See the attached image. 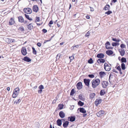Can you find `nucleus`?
<instances>
[{
	"mask_svg": "<svg viewBox=\"0 0 128 128\" xmlns=\"http://www.w3.org/2000/svg\"><path fill=\"white\" fill-rule=\"evenodd\" d=\"M42 45L41 43H40V42H38L37 43V45L39 47H40Z\"/></svg>",
	"mask_w": 128,
	"mask_h": 128,
	"instance_id": "obj_53",
	"label": "nucleus"
},
{
	"mask_svg": "<svg viewBox=\"0 0 128 128\" xmlns=\"http://www.w3.org/2000/svg\"><path fill=\"white\" fill-rule=\"evenodd\" d=\"M96 115L98 116H100V114L99 113V112H98L96 113Z\"/></svg>",
	"mask_w": 128,
	"mask_h": 128,
	"instance_id": "obj_63",
	"label": "nucleus"
},
{
	"mask_svg": "<svg viewBox=\"0 0 128 128\" xmlns=\"http://www.w3.org/2000/svg\"><path fill=\"white\" fill-rule=\"evenodd\" d=\"M53 24V21L52 20H50L49 22V24Z\"/></svg>",
	"mask_w": 128,
	"mask_h": 128,
	"instance_id": "obj_57",
	"label": "nucleus"
},
{
	"mask_svg": "<svg viewBox=\"0 0 128 128\" xmlns=\"http://www.w3.org/2000/svg\"><path fill=\"white\" fill-rule=\"evenodd\" d=\"M76 87L78 90H80L82 88V83L81 82H78L76 84Z\"/></svg>",
	"mask_w": 128,
	"mask_h": 128,
	"instance_id": "obj_9",
	"label": "nucleus"
},
{
	"mask_svg": "<svg viewBox=\"0 0 128 128\" xmlns=\"http://www.w3.org/2000/svg\"><path fill=\"white\" fill-rule=\"evenodd\" d=\"M44 86L42 85H40L39 87V89H44Z\"/></svg>",
	"mask_w": 128,
	"mask_h": 128,
	"instance_id": "obj_50",
	"label": "nucleus"
},
{
	"mask_svg": "<svg viewBox=\"0 0 128 128\" xmlns=\"http://www.w3.org/2000/svg\"><path fill=\"white\" fill-rule=\"evenodd\" d=\"M97 62L98 64V65H100V64L101 63H104L106 62V60L102 58H99L97 60Z\"/></svg>",
	"mask_w": 128,
	"mask_h": 128,
	"instance_id": "obj_10",
	"label": "nucleus"
},
{
	"mask_svg": "<svg viewBox=\"0 0 128 128\" xmlns=\"http://www.w3.org/2000/svg\"><path fill=\"white\" fill-rule=\"evenodd\" d=\"M6 42L8 44H10L15 42V40L14 39L7 38L6 39Z\"/></svg>",
	"mask_w": 128,
	"mask_h": 128,
	"instance_id": "obj_11",
	"label": "nucleus"
},
{
	"mask_svg": "<svg viewBox=\"0 0 128 128\" xmlns=\"http://www.w3.org/2000/svg\"><path fill=\"white\" fill-rule=\"evenodd\" d=\"M90 31H88L87 33H86L85 36L86 37L89 36L90 35Z\"/></svg>",
	"mask_w": 128,
	"mask_h": 128,
	"instance_id": "obj_45",
	"label": "nucleus"
},
{
	"mask_svg": "<svg viewBox=\"0 0 128 128\" xmlns=\"http://www.w3.org/2000/svg\"><path fill=\"white\" fill-rule=\"evenodd\" d=\"M20 88H17L14 89L12 95L13 98H15L18 95L20 92Z\"/></svg>",
	"mask_w": 128,
	"mask_h": 128,
	"instance_id": "obj_2",
	"label": "nucleus"
},
{
	"mask_svg": "<svg viewBox=\"0 0 128 128\" xmlns=\"http://www.w3.org/2000/svg\"><path fill=\"white\" fill-rule=\"evenodd\" d=\"M113 72H114L116 73H118V72L117 71H116V70L115 69H114L113 70Z\"/></svg>",
	"mask_w": 128,
	"mask_h": 128,
	"instance_id": "obj_59",
	"label": "nucleus"
},
{
	"mask_svg": "<svg viewBox=\"0 0 128 128\" xmlns=\"http://www.w3.org/2000/svg\"><path fill=\"white\" fill-rule=\"evenodd\" d=\"M50 40H45L44 41V44L46 42H48V41H50Z\"/></svg>",
	"mask_w": 128,
	"mask_h": 128,
	"instance_id": "obj_61",
	"label": "nucleus"
},
{
	"mask_svg": "<svg viewBox=\"0 0 128 128\" xmlns=\"http://www.w3.org/2000/svg\"><path fill=\"white\" fill-rule=\"evenodd\" d=\"M106 93L105 90H100V94L101 96L104 95Z\"/></svg>",
	"mask_w": 128,
	"mask_h": 128,
	"instance_id": "obj_28",
	"label": "nucleus"
},
{
	"mask_svg": "<svg viewBox=\"0 0 128 128\" xmlns=\"http://www.w3.org/2000/svg\"><path fill=\"white\" fill-rule=\"evenodd\" d=\"M115 68L119 71H121V69L120 66H118L117 67L116 66Z\"/></svg>",
	"mask_w": 128,
	"mask_h": 128,
	"instance_id": "obj_47",
	"label": "nucleus"
},
{
	"mask_svg": "<svg viewBox=\"0 0 128 128\" xmlns=\"http://www.w3.org/2000/svg\"><path fill=\"white\" fill-rule=\"evenodd\" d=\"M102 101V100L100 99H96V101L95 102V104L96 105V106H98V105L100 104Z\"/></svg>",
	"mask_w": 128,
	"mask_h": 128,
	"instance_id": "obj_12",
	"label": "nucleus"
},
{
	"mask_svg": "<svg viewBox=\"0 0 128 128\" xmlns=\"http://www.w3.org/2000/svg\"><path fill=\"white\" fill-rule=\"evenodd\" d=\"M33 26L32 25V23H30L29 25H28V29L30 30H31L33 28Z\"/></svg>",
	"mask_w": 128,
	"mask_h": 128,
	"instance_id": "obj_29",
	"label": "nucleus"
},
{
	"mask_svg": "<svg viewBox=\"0 0 128 128\" xmlns=\"http://www.w3.org/2000/svg\"><path fill=\"white\" fill-rule=\"evenodd\" d=\"M36 19L35 20V22H39L40 21V18L39 17H37L36 18Z\"/></svg>",
	"mask_w": 128,
	"mask_h": 128,
	"instance_id": "obj_46",
	"label": "nucleus"
},
{
	"mask_svg": "<svg viewBox=\"0 0 128 128\" xmlns=\"http://www.w3.org/2000/svg\"><path fill=\"white\" fill-rule=\"evenodd\" d=\"M38 8L37 5H34L32 7V10L33 11L36 12L38 11Z\"/></svg>",
	"mask_w": 128,
	"mask_h": 128,
	"instance_id": "obj_15",
	"label": "nucleus"
},
{
	"mask_svg": "<svg viewBox=\"0 0 128 128\" xmlns=\"http://www.w3.org/2000/svg\"><path fill=\"white\" fill-rule=\"evenodd\" d=\"M75 92L74 91V89H72L71 90V92H70V96H73Z\"/></svg>",
	"mask_w": 128,
	"mask_h": 128,
	"instance_id": "obj_40",
	"label": "nucleus"
},
{
	"mask_svg": "<svg viewBox=\"0 0 128 128\" xmlns=\"http://www.w3.org/2000/svg\"><path fill=\"white\" fill-rule=\"evenodd\" d=\"M24 12L27 14H30L32 12V9L30 8H25L24 9Z\"/></svg>",
	"mask_w": 128,
	"mask_h": 128,
	"instance_id": "obj_4",
	"label": "nucleus"
},
{
	"mask_svg": "<svg viewBox=\"0 0 128 128\" xmlns=\"http://www.w3.org/2000/svg\"><path fill=\"white\" fill-rule=\"evenodd\" d=\"M108 48V49H112L113 48L112 47L109 46Z\"/></svg>",
	"mask_w": 128,
	"mask_h": 128,
	"instance_id": "obj_58",
	"label": "nucleus"
},
{
	"mask_svg": "<svg viewBox=\"0 0 128 128\" xmlns=\"http://www.w3.org/2000/svg\"><path fill=\"white\" fill-rule=\"evenodd\" d=\"M56 122L58 126H61L62 124V120L60 119H58L56 121Z\"/></svg>",
	"mask_w": 128,
	"mask_h": 128,
	"instance_id": "obj_26",
	"label": "nucleus"
},
{
	"mask_svg": "<svg viewBox=\"0 0 128 128\" xmlns=\"http://www.w3.org/2000/svg\"><path fill=\"white\" fill-rule=\"evenodd\" d=\"M78 98L80 100L83 101H84L85 100V98L83 97L82 95L81 94H80L78 96Z\"/></svg>",
	"mask_w": 128,
	"mask_h": 128,
	"instance_id": "obj_30",
	"label": "nucleus"
},
{
	"mask_svg": "<svg viewBox=\"0 0 128 128\" xmlns=\"http://www.w3.org/2000/svg\"><path fill=\"white\" fill-rule=\"evenodd\" d=\"M59 116L61 118H63L65 116V114L62 111H60L59 113Z\"/></svg>",
	"mask_w": 128,
	"mask_h": 128,
	"instance_id": "obj_18",
	"label": "nucleus"
},
{
	"mask_svg": "<svg viewBox=\"0 0 128 128\" xmlns=\"http://www.w3.org/2000/svg\"><path fill=\"white\" fill-rule=\"evenodd\" d=\"M101 83L102 86L104 88H106L108 84L107 82L106 81H102Z\"/></svg>",
	"mask_w": 128,
	"mask_h": 128,
	"instance_id": "obj_5",
	"label": "nucleus"
},
{
	"mask_svg": "<svg viewBox=\"0 0 128 128\" xmlns=\"http://www.w3.org/2000/svg\"><path fill=\"white\" fill-rule=\"evenodd\" d=\"M23 60L27 62H30L31 60V59L27 56L24 57L23 58Z\"/></svg>",
	"mask_w": 128,
	"mask_h": 128,
	"instance_id": "obj_19",
	"label": "nucleus"
},
{
	"mask_svg": "<svg viewBox=\"0 0 128 128\" xmlns=\"http://www.w3.org/2000/svg\"><path fill=\"white\" fill-rule=\"evenodd\" d=\"M78 110H79L80 112L83 114H85L86 113V111L83 108H78Z\"/></svg>",
	"mask_w": 128,
	"mask_h": 128,
	"instance_id": "obj_17",
	"label": "nucleus"
},
{
	"mask_svg": "<svg viewBox=\"0 0 128 128\" xmlns=\"http://www.w3.org/2000/svg\"><path fill=\"white\" fill-rule=\"evenodd\" d=\"M88 62L89 64H92L94 62L92 59V58H90L88 60Z\"/></svg>",
	"mask_w": 128,
	"mask_h": 128,
	"instance_id": "obj_35",
	"label": "nucleus"
},
{
	"mask_svg": "<svg viewBox=\"0 0 128 128\" xmlns=\"http://www.w3.org/2000/svg\"><path fill=\"white\" fill-rule=\"evenodd\" d=\"M86 18L87 19H89L90 18V16L88 15L86 16Z\"/></svg>",
	"mask_w": 128,
	"mask_h": 128,
	"instance_id": "obj_62",
	"label": "nucleus"
},
{
	"mask_svg": "<svg viewBox=\"0 0 128 128\" xmlns=\"http://www.w3.org/2000/svg\"><path fill=\"white\" fill-rule=\"evenodd\" d=\"M112 40L114 42H118L120 40L119 39H117L116 38H112Z\"/></svg>",
	"mask_w": 128,
	"mask_h": 128,
	"instance_id": "obj_41",
	"label": "nucleus"
},
{
	"mask_svg": "<svg viewBox=\"0 0 128 128\" xmlns=\"http://www.w3.org/2000/svg\"><path fill=\"white\" fill-rule=\"evenodd\" d=\"M120 44L118 42H114L112 44V45L113 46H118Z\"/></svg>",
	"mask_w": 128,
	"mask_h": 128,
	"instance_id": "obj_36",
	"label": "nucleus"
},
{
	"mask_svg": "<svg viewBox=\"0 0 128 128\" xmlns=\"http://www.w3.org/2000/svg\"><path fill=\"white\" fill-rule=\"evenodd\" d=\"M110 66L106 62L104 63V69L106 71H109L111 69L110 66H111V64H110Z\"/></svg>",
	"mask_w": 128,
	"mask_h": 128,
	"instance_id": "obj_3",
	"label": "nucleus"
},
{
	"mask_svg": "<svg viewBox=\"0 0 128 128\" xmlns=\"http://www.w3.org/2000/svg\"><path fill=\"white\" fill-rule=\"evenodd\" d=\"M105 44L110 46V42L108 41H107L106 42Z\"/></svg>",
	"mask_w": 128,
	"mask_h": 128,
	"instance_id": "obj_51",
	"label": "nucleus"
},
{
	"mask_svg": "<svg viewBox=\"0 0 128 128\" xmlns=\"http://www.w3.org/2000/svg\"><path fill=\"white\" fill-rule=\"evenodd\" d=\"M112 13V11L110 10H108V11L105 12V14H106L108 15H109L110 14H111Z\"/></svg>",
	"mask_w": 128,
	"mask_h": 128,
	"instance_id": "obj_44",
	"label": "nucleus"
},
{
	"mask_svg": "<svg viewBox=\"0 0 128 128\" xmlns=\"http://www.w3.org/2000/svg\"><path fill=\"white\" fill-rule=\"evenodd\" d=\"M64 106L63 104H59L58 105V106L60 110H61L63 108Z\"/></svg>",
	"mask_w": 128,
	"mask_h": 128,
	"instance_id": "obj_39",
	"label": "nucleus"
},
{
	"mask_svg": "<svg viewBox=\"0 0 128 128\" xmlns=\"http://www.w3.org/2000/svg\"><path fill=\"white\" fill-rule=\"evenodd\" d=\"M117 2V0H112V2L115 3Z\"/></svg>",
	"mask_w": 128,
	"mask_h": 128,
	"instance_id": "obj_60",
	"label": "nucleus"
},
{
	"mask_svg": "<svg viewBox=\"0 0 128 128\" xmlns=\"http://www.w3.org/2000/svg\"><path fill=\"white\" fill-rule=\"evenodd\" d=\"M42 31L44 33H46L47 32V30L45 29H43L42 30Z\"/></svg>",
	"mask_w": 128,
	"mask_h": 128,
	"instance_id": "obj_52",
	"label": "nucleus"
},
{
	"mask_svg": "<svg viewBox=\"0 0 128 128\" xmlns=\"http://www.w3.org/2000/svg\"><path fill=\"white\" fill-rule=\"evenodd\" d=\"M74 54H73L72 55V56L71 57L70 56L69 58L70 59V61L71 60H73L74 59Z\"/></svg>",
	"mask_w": 128,
	"mask_h": 128,
	"instance_id": "obj_42",
	"label": "nucleus"
},
{
	"mask_svg": "<svg viewBox=\"0 0 128 128\" xmlns=\"http://www.w3.org/2000/svg\"><path fill=\"white\" fill-rule=\"evenodd\" d=\"M79 47V45H75L74 44L71 48V49L72 50H76L77 48H78Z\"/></svg>",
	"mask_w": 128,
	"mask_h": 128,
	"instance_id": "obj_20",
	"label": "nucleus"
},
{
	"mask_svg": "<svg viewBox=\"0 0 128 128\" xmlns=\"http://www.w3.org/2000/svg\"><path fill=\"white\" fill-rule=\"evenodd\" d=\"M126 62V58L124 57H122L121 59V62L122 63L123 62Z\"/></svg>",
	"mask_w": 128,
	"mask_h": 128,
	"instance_id": "obj_32",
	"label": "nucleus"
},
{
	"mask_svg": "<svg viewBox=\"0 0 128 128\" xmlns=\"http://www.w3.org/2000/svg\"><path fill=\"white\" fill-rule=\"evenodd\" d=\"M18 30H20L22 32H24V28L22 26L19 27Z\"/></svg>",
	"mask_w": 128,
	"mask_h": 128,
	"instance_id": "obj_33",
	"label": "nucleus"
},
{
	"mask_svg": "<svg viewBox=\"0 0 128 128\" xmlns=\"http://www.w3.org/2000/svg\"><path fill=\"white\" fill-rule=\"evenodd\" d=\"M104 111L100 110L99 112V113L100 115L103 114L104 113Z\"/></svg>",
	"mask_w": 128,
	"mask_h": 128,
	"instance_id": "obj_49",
	"label": "nucleus"
},
{
	"mask_svg": "<svg viewBox=\"0 0 128 128\" xmlns=\"http://www.w3.org/2000/svg\"><path fill=\"white\" fill-rule=\"evenodd\" d=\"M126 45L124 44H122L120 45V47L122 48H125L126 47Z\"/></svg>",
	"mask_w": 128,
	"mask_h": 128,
	"instance_id": "obj_43",
	"label": "nucleus"
},
{
	"mask_svg": "<svg viewBox=\"0 0 128 128\" xmlns=\"http://www.w3.org/2000/svg\"><path fill=\"white\" fill-rule=\"evenodd\" d=\"M88 76L91 78H93L94 77V76L93 74H90L88 75Z\"/></svg>",
	"mask_w": 128,
	"mask_h": 128,
	"instance_id": "obj_48",
	"label": "nucleus"
},
{
	"mask_svg": "<svg viewBox=\"0 0 128 128\" xmlns=\"http://www.w3.org/2000/svg\"><path fill=\"white\" fill-rule=\"evenodd\" d=\"M18 21L21 23L23 22L24 21V20L23 17L21 16H19L18 18Z\"/></svg>",
	"mask_w": 128,
	"mask_h": 128,
	"instance_id": "obj_23",
	"label": "nucleus"
},
{
	"mask_svg": "<svg viewBox=\"0 0 128 128\" xmlns=\"http://www.w3.org/2000/svg\"><path fill=\"white\" fill-rule=\"evenodd\" d=\"M104 56V54L102 53H100L98 54L96 56V57L100 58H103Z\"/></svg>",
	"mask_w": 128,
	"mask_h": 128,
	"instance_id": "obj_16",
	"label": "nucleus"
},
{
	"mask_svg": "<svg viewBox=\"0 0 128 128\" xmlns=\"http://www.w3.org/2000/svg\"><path fill=\"white\" fill-rule=\"evenodd\" d=\"M78 105L80 106H82L84 104L83 102H82L81 101L79 100L78 102Z\"/></svg>",
	"mask_w": 128,
	"mask_h": 128,
	"instance_id": "obj_31",
	"label": "nucleus"
},
{
	"mask_svg": "<svg viewBox=\"0 0 128 128\" xmlns=\"http://www.w3.org/2000/svg\"><path fill=\"white\" fill-rule=\"evenodd\" d=\"M15 23V21L14 19L12 18H11L10 20L9 21L8 24L10 25H13Z\"/></svg>",
	"mask_w": 128,
	"mask_h": 128,
	"instance_id": "obj_14",
	"label": "nucleus"
},
{
	"mask_svg": "<svg viewBox=\"0 0 128 128\" xmlns=\"http://www.w3.org/2000/svg\"><path fill=\"white\" fill-rule=\"evenodd\" d=\"M76 117L75 116H72L68 118V120L71 122H73L75 120Z\"/></svg>",
	"mask_w": 128,
	"mask_h": 128,
	"instance_id": "obj_8",
	"label": "nucleus"
},
{
	"mask_svg": "<svg viewBox=\"0 0 128 128\" xmlns=\"http://www.w3.org/2000/svg\"><path fill=\"white\" fill-rule=\"evenodd\" d=\"M21 52L22 54L24 56H25L27 54L26 50L25 47H23L21 50Z\"/></svg>",
	"mask_w": 128,
	"mask_h": 128,
	"instance_id": "obj_6",
	"label": "nucleus"
},
{
	"mask_svg": "<svg viewBox=\"0 0 128 128\" xmlns=\"http://www.w3.org/2000/svg\"><path fill=\"white\" fill-rule=\"evenodd\" d=\"M24 16L26 17V18H27L28 20H32V18H29V16L28 15L26 14H24Z\"/></svg>",
	"mask_w": 128,
	"mask_h": 128,
	"instance_id": "obj_37",
	"label": "nucleus"
},
{
	"mask_svg": "<svg viewBox=\"0 0 128 128\" xmlns=\"http://www.w3.org/2000/svg\"><path fill=\"white\" fill-rule=\"evenodd\" d=\"M99 74L101 78L103 77L106 75L105 72L103 71L100 72H99Z\"/></svg>",
	"mask_w": 128,
	"mask_h": 128,
	"instance_id": "obj_24",
	"label": "nucleus"
},
{
	"mask_svg": "<svg viewBox=\"0 0 128 128\" xmlns=\"http://www.w3.org/2000/svg\"><path fill=\"white\" fill-rule=\"evenodd\" d=\"M106 53L108 55H112L113 54V51L111 50H108L106 52Z\"/></svg>",
	"mask_w": 128,
	"mask_h": 128,
	"instance_id": "obj_22",
	"label": "nucleus"
},
{
	"mask_svg": "<svg viewBox=\"0 0 128 128\" xmlns=\"http://www.w3.org/2000/svg\"><path fill=\"white\" fill-rule=\"evenodd\" d=\"M14 104H19L18 102V100H16L14 101Z\"/></svg>",
	"mask_w": 128,
	"mask_h": 128,
	"instance_id": "obj_55",
	"label": "nucleus"
},
{
	"mask_svg": "<svg viewBox=\"0 0 128 128\" xmlns=\"http://www.w3.org/2000/svg\"><path fill=\"white\" fill-rule=\"evenodd\" d=\"M110 6L109 4H107L104 8L103 9L106 10H110Z\"/></svg>",
	"mask_w": 128,
	"mask_h": 128,
	"instance_id": "obj_25",
	"label": "nucleus"
},
{
	"mask_svg": "<svg viewBox=\"0 0 128 128\" xmlns=\"http://www.w3.org/2000/svg\"><path fill=\"white\" fill-rule=\"evenodd\" d=\"M120 54L122 56H124L125 54V51L124 49H119L118 50Z\"/></svg>",
	"mask_w": 128,
	"mask_h": 128,
	"instance_id": "obj_13",
	"label": "nucleus"
},
{
	"mask_svg": "<svg viewBox=\"0 0 128 128\" xmlns=\"http://www.w3.org/2000/svg\"><path fill=\"white\" fill-rule=\"evenodd\" d=\"M121 67L122 69L124 70L126 69L125 65L124 63H122L121 64Z\"/></svg>",
	"mask_w": 128,
	"mask_h": 128,
	"instance_id": "obj_34",
	"label": "nucleus"
},
{
	"mask_svg": "<svg viewBox=\"0 0 128 128\" xmlns=\"http://www.w3.org/2000/svg\"><path fill=\"white\" fill-rule=\"evenodd\" d=\"M32 48V52L34 54L36 55V51L35 50V48L33 47Z\"/></svg>",
	"mask_w": 128,
	"mask_h": 128,
	"instance_id": "obj_38",
	"label": "nucleus"
},
{
	"mask_svg": "<svg viewBox=\"0 0 128 128\" xmlns=\"http://www.w3.org/2000/svg\"><path fill=\"white\" fill-rule=\"evenodd\" d=\"M40 90H38V92L40 94H41L42 92V89H40Z\"/></svg>",
	"mask_w": 128,
	"mask_h": 128,
	"instance_id": "obj_54",
	"label": "nucleus"
},
{
	"mask_svg": "<svg viewBox=\"0 0 128 128\" xmlns=\"http://www.w3.org/2000/svg\"><path fill=\"white\" fill-rule=\"evenodd\" d=\"M100 81L98 78L93 80L92 81V86L93 88H96L100 84Z\"/></svg>",
	"mask_w": 128,
	"mask_h": 128,
	"instance_id": "obj_1",
	"label": "nucleus"
},
{
	"mask_svg": "<svg viewBox=\"0 0 128 128\" xmlns=\"http://www.w3.org/2000/svg\"><path fill=\"white\" fill-rule=\"evenodd\" d=\"M90 8V11H93L94 10V9L93 8H92L90 6L89 7Z\"/></svg>",
	"mask_w": 128,
	"mask_h": 128,
	"instance_id": "obj_56",
	"label": "nucleus"
},
{
	"mask_svg": "<svg viewBox=\"0 0 128 128\" xmlns=\"http://www.w3.org/2000/svg\"><path fill=\"white\" fill-rule=\"evenodd\" d=\"M96 95L94 93H92L90 94V98L92 100L94 98Z\"/></svg>",
	"mask_w": 128,
	"mask_h": 128,
	"instance_id": "obj_27",
	"label": "nucleus"
},
{
	"mask_svg": "<svg viewBox=\"0 0 128 128\" xmlns=\"http://www.w3.org/2000/svg\"><path fill=\"white\" fill-rule=\"evenodd\" d=\"M69 123V122L67 121L65 122L63 124V127L64 128H66L67 127Z\"/></svg>",
	"mask_w": 128,
	"mask_h": 128,
	"instance_id": "obj_21",
	"label": "nucleus"
},
{
	"mask_svg": "<svg viewBox=\"0 0 128 128\" xmlns=\"http://www.w3.org/2000/svg\"><path fill=\"white\" fill-rule=\"evenodd\" d=\"M84 82L85 85L88 87L89 86L90 80L89 79L84 78Z\"/></svg>",
	"mask_w": 128,
	"mask_h": 128,
	"instance_id": "obj_7",
	"label": "nucleus"
},
{
	"mask_svg": "<svg viewBox=\"0 0 128 128\" xmlns=\"http://www.w3.org/2000/svg\"><path fill=\"white\" fill-rule=\"evenodd\" d=\"M87 114H86L85 113L84 114H83V117H86V116H87Z\"/></svg>",
	"mask_w": 128,
	"mask_h": 128,
	"instance_id": "obj_64",
	"label": "nucleus"
}]
</instances>
